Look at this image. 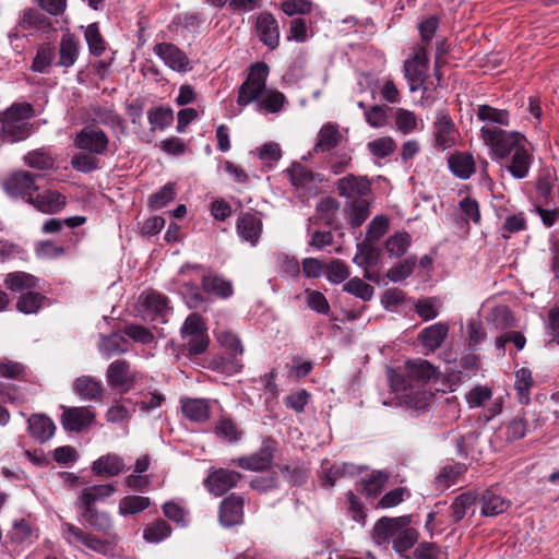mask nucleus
<instances>
[{
  "label": "nucleus",
  "instance_id": "nucleus-1",
  "mask_svg": "<svg viewBox=\"0 0 559 559\" xmlns=\"http://www.w3.org/2000/svg\"><path fill=\"white\" fill-rule=\"evenodd\" d=\"M269 67L264 62H258L250 67L246 80L238 88L237 104L246 107L255 103L257 110L264 114H277L285 104L286 97L276 90H266Z\"/></svg>",
  "mask_w": 559,
  "mask_h": 559
},
{
  "label": "nucleus",
  "instance_id": "nucleus-2",
  "mask_svg": "<svg viewBox=\"0 0 559 559\" xmlns=\"http://www.w3.org/2000/svg\"><path fill=\"white\" fill-rule=\"evenodd\" d=\"M413 523L412 515L379 519L372 530V539L377 545H385L392 540L393 549L404 555L413 548L418 539V533Z\"/></svg>",
  "mask_w": 559,
  "mask_h": 559
},
{
  "label": "nucleus",
  "instance_id": "nucleus-3",
  "mask_svg": "<svg viewBox=\"0 0 559 559\" xmlns=\"http://www.w3.org/2000/svg\"><path fill=\"white\" fill-rule=\"evenodd\" d=\"M386 374L399 404L416 412L419 403V366L407 362L403 371L388 368Z\"/></svg>",
  "mask_w": 559,
  "mask_h": 559
},
{
  "label": "nucleus",
  "instance_id": "nucleus-4",
  "mask_svg": "<svg viewBox=\"0 0 559 559\" xmlns=\"http://www.w3.org/2000/svg\"><path fill=\"white\" fill-rule=\"evenodd\" d=\"M35 116L34 108L28 103H15L0 114L2 128L0 136L4 142L25 140L32 132L28 120Z\"/></svg>",
  "mask_w": 559,
  "mask_h": 559
},
{
  "label": "nucleus",
  "instance_id": "nucleus-5",
  "mask_svg": "<svg viewBox=\"0 0 559 559\" xmlns=\"http://www.w3.org/2000/svg\"><path fill=\"white\" fill-rule=\"evenodd\" d=\"M480 138L489 147L493 159H507L513 151L527 140L518 131H507L496 126L485 124L480 128Z\"/></svg>",
  "mask_w": 559,
  "mask_h": 559
},
{
  "label": "nucleus",
  "instance_id": "nucleus-6",
  "mask_svg": "<svg viewBox=\"0 0 559 559\" xmlns=\"http://www.w3.org/2000/svg\"><path fill=\"white\" fill-rule=\"evenodd\" d=\"M139 373L131 369L126 359H116L109 364L106 370V381L112 390L120 393L131 391L138 382Z\"/></svg>",
  "mask_w": 559,
  "mask_h": 559
},
{
  "label": "nucleus",
  "instance_id": "nucleus-7",
  "mask_svg": "<svg viewBox=\"0 0 559 559\" xmlns=\"http://www.w3.org/2000/svg\"><path fill=\"white\" fill-rule=\"evenodd\" d=\"M61 531L63 538L71 546L78 547L79 545H83L87 549L102 555H106L109 549L108 540L86 533L74 524L64 522L61 524Z\"/></svg>",
  "mask_w": 559,
  "mask_h": 559
},
{
  "label": "nucleus",
  "instance_id": "nucleus-8",
  "mask_svg": "<svg viewBox=\"0 0 559 559\" xmlns=\"http://www.w3.org/2000/svg\"><path fill=\"white\" fill-rule=\"evenodd\" d=\"M460 138V133L451 117L447 112H439L433 122L432 146L435 150L443 152L454 146Z\"/></svg>",
  "mask_w": 559,
  "mask_h": 559
},
{
  "label": "nucleus",
  "instance_id": "nucleus-9",
  "mask_svg": "<svg viewBox=\"0 0 559 559\" xmlns=\"http://www.w3.org/2000/svg\"><path fill=\"white\" fill-rule=\"evenodd\" d=\"M109 144L107 134L97 127H85L76 133L74 146L95 155L106 153Z\"/></svg>",
  "mask_w": 559,
  "mask_h": 559
},
{
  "label": "nucleus",
  "instance_id": "nucleus-10",
  "mask_svg": "<svg viewBox=\"0 0 559 559\" xmlns=\"http://www.w3.org/2000/svg\"><path fill=\"white\" fill-rule=\"evenodd\" d=\"M275 450L276 442L274 440L266 439L262 442L258 452L238 457L233 462L243 469L252 472L264 471L271 466Z\"/></svg>",
  "mask_w": 559,
  "mask_h": 559
},
{
  "label": "nucleus",
  "instance_id": "nucleus-11",
  "mask_svg": "<svg viewBox=\"0 0 559 559\" xmlns=\"http://www.w3.org/2000/svg\"><path fill=\"white\" fill-rule=\"evenodd\" d=\"M153 51L174 71L188 72L192 69L186 52L171 43H158L154 46Z\"/></svg>",
  "mask_w": 559,
  "mask_h": 559
},
{
  "label": "nucleus",
  "instance_id": "nucleus-12",
  "mask_svg": "<svg viewBox=\"0 0 559 559\" xmlns=\"http://www.w3.org/2000/svg\"><path fill=\"white\" fill-rule=\"evenodd\" d=\"M506 160V169L513 178H526L533 164V148L530 142L526 140Z\"/></svg>",
  "mask_w": 559,
  "mask_h": 559
},
{
  "label": "nucleus",
  "instance_id": "nucleus-13",
  "mask_svg": "<svg viewBox=\"0 0 559 559\" xmlns=\"http://www.w3.org/2000/svg\"><path fill=\"white\" fill-rule=\"evenodd\" d=\"M39 175L28 171H16L12 174L3 183L5 192L15 198H33L32 193L38 188L35 185Z\"/></svg>",
  "mask_w": 559,
  "mask_h": 559
},
{
  "label": "nucleus",
  "instance_id": "nucleus-14",
  "mask_svg": "<svg viewBox=\"0 0 559 559\" xmlns=\"http://www.w3.org/2000/svg\"><path fill=\"white\" fill-rule=\"evenodd\" d=\"M61 424L64 430L79 432L91 426L95 420V413L92 407H62Z\"/></svg>",
  "mask_w": 559,
  "mask_h": 559
},
{
  "label": "nucleus",
  "instance_id": "nucleus-15",
  "mask_svg": "<svg viewBox=\"0 0 559 559\" xmlns=\"http://www.w3.org/2000/svg\"><path fill=\"white\" fill-rule=\"evenodd\" d=\"M336 190L338 195L353 201L364 199L371 191V183L367 177L349 174L337 180Z\"/></svg>",
  "mask_w": 559,
  "mask_h": 559
},
{
  "label": "nucleus",
  "instance_id": "nucleus-16",
  "mask_svg": "<svg viewBox=\"0 0 559 559\" xmlns=\"http://www.w3.org/2000/svg\"><path fill=\"white\" fill-rule=\"evenodd\" d=\"M240 478L241 474L238 472L218 468L209 474L204 485L211 493L218 497L234 488Z\"/></svg>",
  "mask_w": 559,
  "mask_h": 559
},
{
  "label": "nucleus",
  "instance_id": "nucleus-17",
  "mask_svg": "<svg viewBox=\"0 0 559 559\" xmlns=\"http://www.w3.org/2000/svg\"><path fill=\"white\" fill-rule=\"evenodd\" d=\"M255 28L260 40L270 49L277 48L280 44L278 23L274 15L269 12H261L257 16Z\"/></svg>",
  "mask_w": 559,
  "mask_h": 559
},
{
  "label": "nucleus",
  "instance_id": "nucleus-18",
  "mask_svg": "<svg viewBox=\"0 0 559 559\" xmlns=\"http://www.w3.org/2000/svg\"><path fill=\"white\" fill-rule=\"evenodd\" d=\"M449 324L437 322L421 330V350L425 355L440 348L449 336Z\"/></svg>",
  "mask_w": 559,
  "mask_h": 559
},
{
  "label": "nucleus",
  "instance_id": "nucleus-19",
  "mask_svg": "<svg viewBox=\"0 0 559 559\" xmlns=\"http://www.w3.org/2000/svg\"><path fill=\"white\" fill-rule=\"evenodd\" d=\"M243 499L240 496L231 493L225 498L219 508L221 523L226 526H234L242 521Z\"/></svg>",
  "mask_w": 559,
  "mask_h": 559
},
{
  "label": "nucleus",
  "instance_id": "nucleus-20",
  "mask_svg": "<svg viewBox=\"0 0 559 559\" xmlns=\"http://www.w3.org/2000/svg\"><path fill=\"white\" fill-rule=\"evenodd\" d=\"M236 227L242 240L255 246L262 234L263 224L257 214L247 212L239 216Z\"/></svg>",
  "mask_w": 559,
  "mask_h": 559
},
{
  "label": "nucleus",
  "instance_id": "nucleus-21",
  "mask_svg": "<svg viewBox=\"0 0 559 559\" xmlns=\"http://www.w3.org/2000/svg\"><path fill=\"white\" fill-rule=\"evenodd\" d=\"M140 300L152 320L160 319L165 321L166 316L170 312L168 298L156 292H146L140 296Z\"/></svg>",
  "mask_w": 559,
  "mask_h": 559
},
{
  "label": "nucleus",
  "instance_id": "nucleus-22",
  "mask_svg": "<svg viewBox=\"0 0 559 559\" xmlns=\"http://www.w3.org/2000/svg\"><path fill=\"white\" fill-rule=\"evenodd\" d=\"M342 141L340 126L335 122L324 123L318 132L314 153H325L338 146Z\"/></svg>",
  "mask_w": 559,
  "mask_h": 559
},
{
  "label": "nucleus",
  "instance_id": "nucleus-23",
  "mask_svg": "<svg viewBox=\"0 0 559 559\" xmlns=\"http://www.w3.org/2000/svg\"><path fill=\"white\" fill-rule=\"evenodd\" d=\"M38 211L46 214L58 213L66 206V197L52 190L38 193L35 198L27 199Z\"/></svg>",
  "mask_w": 559,
  "mask_h": 559
},
{
  "label": "nucleus",
  "instance_id": "nucleus-24",
  "mask_svg": "<svg viewBox=\"0 0 559 559\" xmlns=\"http://www.w3.org/2000/svg\"><path fill=\"white\" fill-rule=\"evenodd\" d=\"M73 391L81 399L86 401H99L103 395V384L91 376H81L73 382Z\"/></svg>",
  "mask_w": 559,
  "mask_h": 559
},
{
  "label": "nucleus",
  "instance_id": "nucleus-25",
  "mask_svg": "<svg viewBox=\"0 0 559 559\" xmlns=\"http://www.w3.org/2000/svg\"><path fill=\"white\" fill-rule=\"evenodd\" d=\"M27 423L31 436L40 443H45L55 435L56 426L46 415L33 414Z\"/></svg>",
  "mask_w": 559,
  "mask_h": 559
},
{
  "label": "nucleus",
  "instance_id": "nucleus-26",
  "mask_svg": "<svg viewBox=\"0 0 559 559\" xmlns=\"http://www.w3.org/2000/svg\"><path fill=\"white\" fill-rule=\"evenodd\" d=\"M80 53V43L78 38L67 32L62 35L59 44V60L57 66L63 68L72 67Z\"/></svg>",
  "mask_w": 559,
  "mask_h": 559
},
{
  "label": "nucleus",
  "instance_id": "nucleus-27",
  "mask_svg": "<svg viewBox=\"0 0 559 559\" xmlns=\"http://www.w3.org/2000/svg\"><path fill=\"white\" fill-rule=\"evenodd\" d=\"M123 460L117 455L109 453L103 455L92 464V471L97 476L112 477L124 469Z\"/></svg>",
  "mask_w": 559,
  "mask_h": 559
},
{
  "label": "nucleus",
  "instance_id": "nucleus-28",
  "mask_svg": "<svg viewBox=\"0 0 559 559\" xmlns=\"http://www.w3.org/2000/svg\"><path fill=\"white\" fill-rule=\"evenodd\" d=\"M181 411L186 418L191 421L202 423L210 417V406L204 399H181Z\"/></svg>",
  "mask_w": 559,
  "mask_h": 559
},
{
  "label": "nucleus",
  "instance_id": "nucleus-29",
  "mask_svg": "<svg viewBox=\"0 0 559 559\" xmlns=\"http://www.w3.org/2000/svg\"><path fill=\"white\" fill-rule=\"evenodd\" d=\"M370 215V203L366 199H356L345 209L347 223L354 227H360Z\"/></svg>",
  "mask_w": 559,
  "mask_h": 559
},
{
  "label": "nucleus",
  "instance_id": "nucleus-30",
  "mask_svg": "<svg viewBox=\"0 0 559 559\" xmlns=\"http://www.w3.org/2000/svg\"><path fill=\"white\" fill-rule=\"evenodd\" d=\"M480 512L485 516H496L504 512L509 502L492 490H485L479 499Z\"/></svg>",
  "mask_w": 559,
  "mask_h": 559
},
{
  "label": "nucleus",
  "instance_id": "nucleus-31",
  "mask_svg": "<svg viewBox=\"0 0 559 559\" xmlns=\"http://www.w3.org/2000/svg\"><path fill=\"white\" fill-rule=\"evenodd\" d=\"M448 163L451 171L461 179L469 178L475 171L474 158L467 153H454L449 157Z\"/></svg>",
  "mask_w": 559,
  "mask_h": 559
},
{
  "label": "nucleus",
  "instance_id": "nucleus-32",
  "mask_svg": "<svg viewBox=\"0 0 559 559\" xmlns=\"http://www.w3.org/2000/svg\"><path fill=\"white\" fill-rule=\"evenodd\" d=\"M79 507L83 510L82 518L91 527L100 533H108L111 530L112 523L107 513L99 512L91 506Z\"/></svg>",
  "mask_w": 559,
  "mask_h": 559
},
{
  "label": "nucleus",
  "instance_id": "nucleus-33",
  "mask_svg": "<svg viewBox=\"0 0 559 559\" xmlns=\"http://www.w3.org/2000/svg\"><path fill=\"white\" fill-rule=\"evenodd\" d=\"M476 116L488 126L508 127L510 124V116L507 110L493 108L489 105H479L476 109Z\"/></svg>",
  "mask_w": 559,
  "mask_h": 559
},
{
  "label": "nucleus",
  "instance_id": "nucleus-34",
  "mask_svg": "<svg viewBox=\"0 0 559 559\" xmlns=\"http://www.w3.org/2000/svg\"><path fill=\"white\" fill-rule=\"evenodd\" d=\"M117 491V488L114 484H105V485H96L92 487H86L82 490V493L79 498V506H91L94 507V503L98 500H103Z\"/></svg>",
  "mask_w": 559,
  "mask_h": 559
},
{
  "label": "nucleus",
  "instance_id": "nucleus-35",
  "mask_svg": "<svg viewBox=\"0 0 559 559\" xmlns=\"http://www.w3.org/2000/svg\"><path fill=\"white\" fill-rule=\"evenodd\" d=\"M9 536L13 543L19 545L31 544L37 538L35 527L25 519L13 522Z\"/></svg>",
  "mask_w": 559,
  "mask_h": 559
},
{
  "label": "nucleus",
  "instance_id": "nucleus-36",
  "mask_svg": "<svg viewBox=\"0 0 559 559\" xmlns=\"http://www.w3.org/2000/svg\"><path fill=\"white\" fill-rule=\"evenodd\" d=\"M217 340L221 343L223 347L229 350V354L234 357L233 360V371H239L242 367V365L237 360V356H240L243 354V347L236 334L229 331H222L217 335Z\"/></svg>",
  "mask_w": 559,
  "mask_h": 559
},
{
  "label": "nucleus",
  "instance_id": "nucleus-37",
  "mask_svg": "<svg viewBox=\"0 0 559 559\" xmlns=\"http://www.w3.org/2000/svg\"><path fill=\"white\" fill-rule=\"evenodd\" d=\"M534 386L532 371L528 368H521L515 371V383L519 401L521 404H528L531 390Z\"/></svg>",
  "mask_w": 559,
  "mask_h": 559
},
{
  "label": "nucleus",
  "instance_id": "nucleus-38",
  "mask_svg": "<svg viewBox=\"0 0 559 559\" xmlns=\"http://www.w3.org/2000/svg\"><path fill=\"white\" fill-rule=\"evenodd\" d=\"M38 280L25 272H13L7 275L4 284L12 292H21L37 287Z\"/></svg>",
  "mask_w": 559,
  "mask_h": 559
},
{
  "label": "nucleus",
  "instance_id": "nucleus-39",
  "mask_svg": "<svg viewBox=\"0 0 559 559\" xmlns=\"http://www.w3.org/2000/svg\"><path fill=\"white\" fill-rule=\"evenodd\" d=\"M171 534V526L164 520L158 519L147 524L143 530V538L148 543H159Z\"/></svg>",
  "mask_w": 559,
  "mask_h": 559
},
{
  "label": "nucleus",
  "instance_id": "nucleus-40",
  "mask_svg": "<svg viewBox=\"0 0 559 559\" xmlns=\"http://www.w3.org/2000/svg\"><path fill=\"white\" fill-rule=\"evenodd\" d=\"M85 40L88 46V50L93 56L99 57L106 50V43L99 32L97 23H92L85 28Z\"/></svg>",
  "mask_w": 559,
  "mask_h": 559
},
{
  "label": "nucleus",
  "instance_id": "nucleus-41",
  "mask_svg": "<svg viewBox=\"0 0 559 559\" xmlns=\"http://www.w3.org/2000/svg\"><path fill=\"white\" fill-rule=\"evenodd\" d=\"M45 299V296L39 293L28 292L19 297L16 308L25 314L36 313L43 307Z\"/></svg>",
  "mask_w": 559,
  "mask_h": 559
},
{
  "label": "nucleus",
  "instance_id": "nucleus-42",
  "mask_svg": "<svg viewBox=\"0 0 559 559\" xmlns=\"http://www.w3.org/2000/svg\"><path fill=\"white\" fill-rule=\"evenodd\" d=\"M404 75L411 92L419 87V50L414 48L412 56L404 61Z\"/></svg>",
  "mask_w": 559,
  "mask_h": 559
},
{
  "label": "nucleus",
  "instance_id": "nucleus-43",
  "mask_svg": "<svg viewBox=\"0 0 559 559\" xmlns=\"http://www.w3.org/2000/svg\"><path fill=\"white\" fill-rule=\"evenodd\" d=\"M126 340L118 334L103 336L98 345L99 352L105 358H110L114 355L122 354L127 350L124 347Z\"/></svg>",
  "mask_w": 559,
  "mask_h": 559
},
{
  "label": "nucleus",
  "instance_id": "nucleus-44",
  "mask_svg": "<svg viewBox=\"0 0 559 559\" xmlns=\"http://www.w3.org/2000/svg\"><path fill=\"white\" fill-rule=\"evenodd\" d=\"M26 376L27 369L22 362L9 358L0 359V377L23 381L26 379Z\"/></svg>",
  "mask_w": 559,
  "mask_h": 559
},
{
  "label": "nucleus",
  "instance_id": "nucleus-45",
  "mask_svg": "<svg viewBox=\"0 0 559 559\" xmlns=\"http://www.w3.org/2000/svg\"><path fill=\"white\" fill-rule=\"evenodd\" d=\"M150 498L143 496H127L119 502V512L122 515L135 514L150 507Z\"/></svg>",
  "mask_w": 559,
  "mask_h": 559
},
{
  "label": "nucleus",
  "instance_id": "nucleus-46",
  "mask_svg": "<svg viewBox=\"0 0 559 559\" xmlns=\"http://www.w3.org/2000/svg\"><path fill=\"white\" fill-rule=\"evenodd\" d=\"M202 286L205 290L223 298H227L233 294L231 283L219 276H204L202 278Z\"/></svg>",
  "mask_w": 559,
  "mask_h": 559
},
{
  "label": "nucleus",
  "instance_id": "nucleus-47",
  "mask_svg": "<svg viewBox=\"0 0 559 559\" xmlns=\"http://www.w3.org/2000/svg\"><path fill=\"white\" fill-rule=\"evenodd\" d=\"M411 245V236L407 233H396L385 242L386 251L393 257H401L406 253Z\"/></svg>",
  "mask_w": 559,
  "mask_h": 559
},
{
  "label": "nucleus",
  "instance_id": "nucleus-48",
  "mask_svg": "<svg viewBox=\"0 0 559 559\" xmlns=\"http://www.w3.org/2000/svg\"><path fill=\"white\" fill-rule=\"evenodd\" d=\"M388 479V473L382 471L373 472L369 478L361 481L362 491L366 493V496H376L382 490Z\"/></svg>",
  "mask_w": 559,
  "mask_h": 559
},
{
  "label": "nucleus",
  "instance_id": "nucleus-49",
  "mask_svg": "<svg viewBox=\"0 0 559 559\" xmlns=\"http://www.w3.org/2000/svg\"><path fill=\"white\" fill-rule=\"evenodd\" d=\"M55 56L56 52L52 46L44 45L39 47L33 60L32 69L39 73L46 72L47 68L52 63Z\"/></svg>",
  "mask_w": 559,
  "mask_h": 559
},
{
  "label": "nucleus",
  "instance_id": "nucleus-50",
  "mask_svg": "<svg viewBox=\"0 0 559 559\" xmlns=\"http://www.w3.org/2000/svg\"><path fill=\"white\" fill-rule=\"evenodd\" d=\"M288 173L292 183L297 188H306L313 182V173L301 164H293Z\"/></svg>",
  "mask_w": 559,
  "mask_h": 559
},
{
  "label": "nucleus",
  "instance_id": "nucleus-51",
  "mask_svg": "<svg viewBox=\"0 0 559 559\" xmlns=\"http://www.w3.org/2000/svg\"><path fill=\"white\" fill-rule=\"evenodd\" d=\"M344 290L358 298H361L362 300H369L373 295V287L359 277L349 280L344 285Z\"/></svg>",
  "mask_w": 559,
  "mask_h": 559
},
{
  "label": "nucleus",
  "instance_id": "nucleus-52",
  "mask_svg": "<svg viewBox=\"0 0 559 559\" xmlns=\"http://www.w3.org/2000/svg\"><path fill=\"white\" fill-rule=\"evenodd\" d=\"M24 162L27 166L40 170H46L53 167L52 157L40 150H36L26 154L24 157Z\"/></svg>",
  "mask_w": 559,
  "mask_h": 559
},
{
  "label": "nucleus",
  "instance_id": "nucleus-53",
  "mask_svg": "<svg viewBox=\"0 0 559 559\" xmlns=\"http://www.w3.org/2000/svg\"><path fill=\"white\" fill-rule=\"evenodd\" d=\"M180 332H181V337L183 340H187L188 337H190L192 335H197V334L206 332V326H205V323L200 314L191 313L186 319Z\"/></svg>",
  "mask_w": 559,
  "mask_h": 559
},
{
  "label": "nucleus",
  "instance_id": "nucleus-54",
  "mask_svg": "<svg viewBox=\"0 0 559 559\" xmlns=\"http://www.w3.org/2000/svg\"><path fill=\"white\" fill-rule=\"evenodd\" d=\"M377 259V250L368 241H365L358 245V252L353 261L359 266H371L376 264Z\"/></svg>",
  "mask_w": 559,
  "mask_h": 559
},
{
  "label": "nucleus",
  "instance_id": "nucleus-55",
  "mask_svg": "<svg viewBox=\"0 0 559 559\" xmlns=\"http://www.w3.org/2000/svg\"><path fill=\"white\" fill-rule=\"evenodd\" d=\"M389 229V218L384 215L376 216L368 225L366 240L368 242L379 240Z\"/></svg>",
  "mask_w": 559,
  "mask_h": 559
},
{
  "label": "nucleus",
  "instance_id": "nucleus-56",
  "mask_svg": "<svg viewBox=\"0 0 559 559\" xmlns=\"http://www.w3.org/2000/svg\"><path fill=\"white\" fill-rule=\"evenodd\" d=\"M475 503V497L469 493H462L459 497L455 498L451 506L452 510V518L455 522L461 521L465 514L466 511Z\"/></svg>",
  "mask_w": 559,
  "mask_h": 559
},
{
  "label": "nucleus",
  "instance_id": "nucleus-57",
  "mask_svg": "<svg viewBox=\"0 0 559 559\" xmlns=\"http://www.w3.org/2000/svg\"><path fill=\"white\" fill-rule=\"evenodd\" d=\"M99 160L91 153H79L75 154L71 159V166L81 173H91L98 168Z\"/></svg>",
  "mask_w": 559,
  "mask_h": 559
},
{
  "label": "nucleus",
  "instance_id": "nucleus-58",
  "mask_svg": "<svg viewBox=\"0 0 559 559\" xmlns=\"http://www.w3.org/2000/svg\"><path fill=\"white\" fill-rule=\"evenodd\" d=\"M215 432L217 436L225 438L229 442L238 441L241 437V431L229 418H222L215 427Z\"/></svg>",
  "mask_w": 559,
  "mask_h": 559
},
{
  "label": "nucleus",
  "instance_id": "nucleus-59",
  "mask_svg": "<svg viewBox=\"0 0 559 559\" xmlns=\"http://www.w3.org/2000/svg\"><path fill=\"white\" fill-rule=\"evenodd\" d=\"M306 301L307 306L320 313V314H328L330 311V305L324 297V295L317 290L306 289Z\"/></svg>",
  "mask_w": 559,
  "mask_h": 559
},
{
  "label": "nucleus",
  "instance_id": "nucleus-60",
  "mask_svg": "<svg viewBox=\"0 0 559 559\" xmlns=\"http://www.w3.org/2000/svg\"><path fill=\"white\" fill-rule=\"evenodd\" d=\"M340 207L338 202L332 198L326 197L320 200L317 205V212L326 224H332L335 218L336 212Z\"/></svg>",
  "mask_w": 559,
  "mask_h": 559
},
{
  "label": "nucleus",
  "instance_id": "nucleus-61",
  "mask_svg": "<svg viewBox=\"0 0 559 559\" xmlns=\"http://www.w3.org/2000/svg\"><path fill=\"white\" fill-rule=\"evenodd\" d=\"M371 154L378 158L391 155L395 150V143L391 138H381L368 143Z\"/></svg>",
  "mask_w": 559,
  "mask_h": 559
},
{
  "label": "nucleus",
  "instance_id": "nucleus-62",
  "mask_svg": "<svg viewBox=\"0 0 559 559\" xmlns=\"http://www.w3.org/2000/svg\"><path fill=\"white\" fill-rule=\"evenodd\" d=\"M175 199V189L173 183L165 185L159 191L150 197V206L158 210Z\"/></svg>",
  "mask_w": 559,
  "mask_h": 559
},
{
  "label": "nucleus",
  "instance_id": "nucleus-63",
  "mask_svg": "<svg viewBox=\"0 0 559 559\" xmlns=\"http://www.w3.org/2000/svg\"><path fill=\"white\" fill-rule=\"evenodd\" d=\"M147 118L153 129H164L173 121V110L162 107L155 108L148 111Z\"/></svg>",
  "mask_w": 559,
  "mask_h": 559
},
{
  "label": "nucleus",
  "instance_id": "nucleus-64",
  "mask_svg": "<svg viewBox=\"0 0 559 559\" xmlns=\"http://www.w3.org/2000/svg\"><path fill=\"white\" fill-rule=\"evenodd\" d=\"M414 267V260H404L402 262H399L388 271V277L392 282H401L407 278L413 273Z\"/></svg>",
  "mask_w": 559,
  "mask_h": 559
}]
</instances>
